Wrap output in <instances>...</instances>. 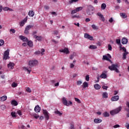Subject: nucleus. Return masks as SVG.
I'll return each instance as SVG.
<instances>
[{"mask_svg": "<svg viewBox=\"0 0 129 129\" xmlns=\"http://www.w3.org/2000/svg\"><path fill=\"white\" fill-rule=\"evenodd\" d=\"M9 55H10V50L7 49L6 51L4 52L3 59L4 60H8V59H10L9 57Z\"/></svg>", "mask_w": 129, "mask_h": 129, "instance_id": "nucleus-5", "label": "nucleus"}, {"mask_svg": "<svg viewBox=\"0 0 129 129\" xmlns=\"http://www.w3.org/2000/svg\"><path fill=\"white\" fill-rule=\"evenodd\" d=\"M17 113L19 115H22L23 114H22V111L20 110L17 111Z\"/></svg>", "mask_w": 129, "mask_h": 129, "instance_id": "nucleus-54", "label": "nucleus"}, {"mask_svg": "<svg viewBox=\"0 0 129 129\" xmlns=\"http://www.w3.org/2000/svg\"><path fill=\"white\" fill-rule=\"evenodd\" d=\"M89 48H90V49H97V47L95 45H90L89 46Z\"/></svg>", "mask_w": 129, "mask_h": 129, "instance_id": "nucleus-35", "label": "nucleus"}, {"mask_svg": "<svg viewBox=\"0 0 129 129\" xmlns=\"http://www.w3.org/2000/svg\"><path fill=\"white\" fill-rule=\"evenodd\" d=\"M79 0H70L69 1V4H73V3H77Z\"/></svg>", "mask_w": 129, "mask_h": 129, "instance_id": "nucleus-34", "label": "nucleus"}, {"mask_svg": "<svg viewBox=\"0 0 129 129\" xmlns=\"http://www.w3.org/2000/svg\"><path fill=\"white\" fill-rule=\"evenodd\" d=\"M27 45L29 46V47H33V46H34V44L33 43V41H29L27 42Z\"/></svg>", "mask_w": 129, "mask_h": 129, "instance_id": "nucleus-27", "label": "nucleus"}, {"mask_svg": "<svg viewBox=\"0 0 129 129\" xmlns=\"http://www.w3.org/2000/svg\"><path fill=\"white\" fill-rule=\"evenodd\" d=\"M51 41L54 43V44H58V41L55 40L54 39H52Z\"/></svg>", "mask_w": 129, "mask_h": 129, "instance_id": "nucleus-55", "label": "nucleus"}, {"mask_svg": "<svg viewBox=\"0 0 129 129\" xmlns=\"http://www.w3.org/2000/svg\"><path fill=\"white\" fill-rule=\"evenodd\" d=\"M128 54V52H124L123 54L122 59L123 60H125L126 59V55Z\"/></svg>", "mask_w": 129, "mask_h": 129, "instance_id": "nucleus-29", "label": "nucleus"}, {"mask_svg": "<svg viewBox=\"0 0 129 129\" xmlns=\"http://www.w3.org/2000/svg\"><path fill=\"white\" fill-rule=\"evenodd\" d=\"M83 87L84 89L86 88V87H88V83L85 82L83 84Z\"/></svg>", "mask_w": 129, "mask_h": 129, "instance_id": "nucleus-28", "label": "nucleus"}, {"mask_svg": "<svg viewBox=\"0 0 129 129\" xmlns=\"http://www.w3.org/2000/svg\"><path fill=\"white\" fill-rule=\"evenodd\" d=\"M94 87L95 89L97 90H98V89H100V85H99L98 84H96L94 86Z\"/></svg>", "mask_w": 129, "mask_h": 129, "instance_id": "nucleus-26", "label": "nucleus"}, {"mask_svg": "<svg viewBox=\"0 0 129 129\" xmlns=\"http://www.w3.org/2000/svg\"><path fill=\"white\" fill-rule=\"evenodd\" d=\"M10 32H12V33L13 34H15L16 33V30H15V29H11L10 30Z\"/></svg>", "mask_w": 129, "mask_h": 129, "instance_id": "nucleus-51", "label": "nucleus"}, {"mask_svg": "<svg viewBox=\"0 0 129 129\" xmlns=\"http://www.w3.org/2000/svg\"><path fill=\"white\" fill-rule=\"evenodd\" d=\"M119 99V96H114L111 98L112 101H117Z\"/></svg>", "mask_w": 129, "mask_h": 129, "instance_id": "nucleus-12", "label": "nucleus"}, {"mask_svg": "<svg viewBox=\"0 0 129 129\" xmlns=\"http://www.w3.org/2000/svg\"><path fill=\"white\" fill-rule=\"evenodd\" d=\"M24 70L25 71H27L28 72L29 74L31 73V70H29V69L27 68H24Z\"/></svg>", "mask_w": 129, "mask_h": 129, "instance_id": "nucleus-45", "label": "nucleus"}, {"mask_svg": "<svg viewBox=\"0 0 129 129\" xmlns=\"http://www.w3.org/2000/svg\"><path fill=\"white\" fill-rule=\"evenodd\" d=\"M3 11H9V7H4L3 8Z\"/></svg>", "mask_w": 129, "mask_h": 129, "instance_id": "nucleus-61", "label": "nucleus"}, {"mask_svg": "<svg viewBox=\"0 0 129 129\" xmlns=\"http://www.w3.org/2000/svg\"><path fill=\"white\" fill-rule=\"evenodd\" d=\"M85 80H86V81H89V75H87L85 77Z\"/></svg>", "mask_w": 129, "mask_h": 129, "instance_id": "nucleus-48", "label": "nucleus"}, {"mask_svg": "<svg viewBox=\"0 0 129 129\" xmlns=\"http://www.w3.org/2000/svg\"><path fill=\"white\" fill-rule=\"evenodd\" d=\"M5 44V41L3 39L0 40V46H3Z\"/></svg>", "mask_w": 129, "mask_h": 129, "instance_id": "nucleus-41", "label": "nucleus"}, {"mask_svg": "<svg viewBox=\"0 0 129 129\" xmlns=\"http://www.w3.org/2000/svg\"><path fill=\"white\" fill-rule=\"evenodd\" d=\"M34 54L35 55H40L41 54V51H36Z\"/></svg>", "mask_w": 129, "mask_h": 129, "instance_id": "nucleus-50", "label": "nucleus"}, {"mask_svg": "<svg viewBox=\"0 0 129 129\" xmlns=\"http://www.w3.org/2000/svg\"><path fill=\"white\" fill-rule=\"evenodd\" d=\"M19 38H20V39H21V40L23 41V42H28V38H27L25 36H24L23 35H20L19 36Z\"/></svg>", "mask_w": 129, "mask_h": 129, "instance_id": "nucleus-13", "label": "nucleus"}, {"mask_svg": "<svg viewBox=\"0 0 129 129\" xmlns=\"http://www.w3.org/2000/svg\"><path fill=\"white\" fill-rule=\"evenodd\" d=\"M122 50L124 52V53L126 52V49L124 47H122Z\"/></svg>", "mask_w": 129, "mask_h": 129, "instance_id": "nucleus-62", "label": "nucleus"}, {"mask_svg": "<svg viewBox=\"0 0 129 129\" xmlns=\"http://www.w3.org/2000/svg\"><path fill=\"white\" fill-rule=\"evenodd\" d=\"M89 22H90V19L89 18H86L85 19V22L86 23H89Z\"/></svg>", "mask_w": 129, "mask_h": 129, "instance_id": "nucleus-58", "label": "nucleus"}, {"mask_svg": "<svg viewBox=\"0 0 129 129\" xmlns=\"http://www.w3.org/2000/svg\"><path fill=\"white\" fill-rule=\"evenodd\" d=\"M92 28L93 30H96V29H98V27L96 26L95 24L92 25Z\"/></svg>", "mask_w": 129, "mask_h": 129, "instance_id": "nucleus-39", "label": "nucleus"}, {"mask_svg": "<svg viewBox=\"0 0 129 129\" xmlns=\"http://www.w3.org/2000/svg\"><path fill=\"white\" fill-rule=\"evenodd\" d=\"M108 50H109V51H111V50L112 49V47H111V45L110 44H109L108 45Z\"/></svg>", "mask_w": 129, "mask_h": 129, "instance_id": "nucleus-52", "label": "nucleus"}, {"mask_svg": "<svg viewBox=\"0 0 129 129\" xmlns=\"http://www.w3.org/2000/svg\"><path fill=\"white\" fill-rule=\"evenodd\" d=\"M77 85H81L82 84V82L81 81H78L77 82Z\"/></svg>", "mask_w": 129, "mask_h": 129, "instance_id": "nucleus-56", "label": "nucleus"}, {"mask_svg": "<svg viewBox=\"0 0 129 129\" xmlns=\"http://www.w3.org/2000/svg\"><path fill=\"white\" fill-rule=\"evenodd\" d=\"M94 10V7H93V6L91 5H90L87 7L86 10V14H87L88 16H92V15H93Z\"/></svg>", "mask_w": 129, "mask_h": 129, "instance_id": "nucleus-1", "label": "nucleus"}, {"mask_svg": "<svg viewBox=\"0 0 129 129\" xmlns=\"http://www.w3.org/2000/svg\"><path fill=\"white\" fill-rule=\"evenodd\" d=\"M125 126L126 127V128L129 129V123H126Z\"/></svg>", "mask_w": 129, "mask_h": 129, "instance_id": "nucleus-60", "label": "nucleus"}, {"mask_svg": "<svg viewBox=\"0 0 129 129\" xmlns=\"http://www.w3.org/2000/svg\"><path fill=\"white\" fill-rule=\"evenodd\" d=\"M84 38H85V39H88L90 41H93V37L88 33H85Z\"/></svg>", "mask_w": 129, "mask_h": 129, "instance_id": "nucleus-8", "label": "nucleus"}, {"mask_svg": "<svg viewBox=\"0 0 129 129\" xmlns=\"http://www.w3.org/2000/svg\"><path fill=\"white\" fill-rule=\"evenodd\" d=\"M11 115L12 117H17V116L16 115V112H12Z\"/></svg>", "mask_w": 129, "mask_h": 129, "instance_id": "nucleus-40", "label": "nucleus"}, {"mask_svg": "<svg viewBox=\"0 0 129 129\" xmlns=\"http://www.w3.org/2000/svg\"><path fill=\"white\" fill-rule=\"evenodd\" d=\"M11 104L12 105H14V106H17V105H18V104H19V103H18V102L17 101L13 100L11 102Z\"/></svg>", "mask_w": 129, "mask_h": 129, "instance_id": "nucleus-21", "label": "nucleus"}, {"mask_svg": "<svg viewBox=\"0 0 129 129\" xmlns=\"http://www.w3.org/2000/svg\"><path fill=\"white\" fill-rule=\"evenodd\" d=\"M58 33H59V32L57 30H54L53 31L54 35H58Z\"/></svg>", "mask_w": 129, "mask_h": 129, "instance_id": "nucleus-53", "label": "nucleus"}, {"mask_svg": "<svg viewBox=\"0 0 129 129\" xmlns=\"http://www.w3.org/2000/svg\"><path fill=\"white\" fill-rule=\"evenodd\" d=\"M8 99V97L7 96H3L0 97V101H6Z\"/></svg>", "mask_w": 129, "mask_h": 129, "instance_id": "nucleus-19", "label": "nucleus"}, {"mask_svg": "<svg viewBox=\"0 0 129 129\" xmlns=\"http://www.w3.org/2000/svg\"><path fill=\"white\" fill-rule=\"evenodd\" d=\"M120 16L122 17L123 19H126V18H127V16L125 15V13H120Z\"/></svg>", "mask_w": 129, "mask_h": 129, "instance_id": "nucleus-25", "label": "nucleus"}, {"mask_svg": "<svg viewBox=\"0 0 129 129\" xmlns=\"http://www.w3.org/2000/svg\"><path fill=\"white\" fill-rule=\"evenodd\" d=\"M101 121H102V120L99 118L95 119L94 120V122H95V123H100Z\"/></svg>", "mask_w": 129, "mask_h": 129, "instance_id": "nucleus-23", "label": "nucleus"}, {"mask_svg": "<svg viewBox=\"0 0 129 129\" xmlns=\"http://www.w3.org/2000/svg\"><path fill=\"white\" fill-rule=\"evenodd\" d=\"M44 9H45V10H49V6H45L44 7Z\"/></svg>", "mask_w": 129, "mask_h": 129, "instance_id": "nucleus-63", "label": "nucleus"}, {"mask_svg": "<svg viewBox=\"0 0 129 129\" xmlns=\"http://www.w3.org/2000/svg\"><path fill=\"white\" fill-rule=\"evenodd\" d=\"M62 102L64 105H66L67 106H69V103L65 98H63L62 100Z\"/></svg>", "mask_w": 129, "mask_h": 129, "instance_id": "nucleus-11", "label": "nucleus"}, {"mask_svg": "<svg viewBox=\"0 0 129 129\" xmlns=\"http://www.w3.org/2000/svg\"><path fill=\"white\" fill-rule=\"evenodd\" d=\"M117 68H118V66H117V64H112L111 66L108 67V69H109V70H111V71H114L117 73H119V71H118V69H117Z\"/></svg>", "mask_w": 129, "mask_h": 129, "instance_id": "nucleus-2", "label": "nucleus"}, {"mask_svg": "<svg viewBox=\"0 0 129 129\" xmlns=\"http://www.w3.org/2000/svg\"><path fill=\"white\" fill-rule=\"evenodd\" d=\"M8 68L10 69H14V66H15V63L12 62H10L9 64L7 65Z\"/></svg>", "mask_w": 129, "mask_h": 129, "instance_id": "nucleus-15", "label": "nucleus"}, {"mask_svg": "<svg viewBox=\"0 0 129 129\" xmlns=\"http://www.w3.org/2000/svg\"><path fill=\"white\" fill-rule=\"evenodd\" d=\"M103 60H106L107 61H109V62H111V60H110V59H109L106 55L103 56Z\"/></svg>", "mask_w": 129, "mask_h": 129, "instance_id": "nucleus-22", "label": "nucleus"}, {"mask_svg": "<svg viewBox=\"0 0 129 129\" xmlns=\"http://www.w3.org/2000/svg\"><path fill=\"white\" fill-rule=\"evenodd\" d=\"M101 8L102 10H105V8H106V5L104 3H103L101 5Z\"/></svg>", "mask_w": 129, "mask_h": 129, "instance_id": "nucleus-32", "label": "nucleus"}, {"mask_svg": "<svg viewBox=\"0 0 129 129\" xmlns=\"http://www.w3.org/2000/svg\"><path fill=\"white\" fill-rule=\"evenodd\" d=\"M102 97L103 98H107L108 97V94L106 92H104L102 94Z\"/></svg>", "mask_w": 129, "mask_h": 129, "instance_id": "nucleus-24", "label": "nucleus"}, {"mask_svg": "<svg viewBox=\"0 0 129 129\" xmlns=\"http://www.w3.org/2000/svg\"><path fill=\"white\" fill-rule=\"evenodd\" d=\"M120 110H121V107H118L114 110L110 111V114L111 115H114V114H117V113H118Z\"/></svg>", "mask_w": 129, "mask_h": 129, "instance_id": "nucleus-3", "label": "nucleus"}, {"mask_svg": "<svg viewBox=\"0 0 129 129\" xmlns=\"http://www.w3.org/2000/svg\"><path fill=\"white\" fill-rule=\"evenodd\" d=\"M12 87H17L18 86V84H17V83L14 82L12 83Z\"/></svg>", "mask_w": 129, "mask_h": 129, "instance_id": "nucleus-44", "label": "nucleus"}, {"mask_svg": "<svg viewBox=\"0 0 129 129\" xmlns=\"http://www.w3.org/2000/svg\"><path fill=\"white\" fill-rule=\"evenodd\" d=\"M77 10H73L72 12H71V14L72 15H73V14H76V13H77Z\"/></svg>", "mask_w": 129, "mask_h": 129, "instance_id": "nucleus-49", "label": "nucleus"}, {"mask_svg": "<svg viewBox=\"0 0 129 129\" xmlns=\"http://www.w3.org/2000/svg\"><path fill=\"white\" fill-rule=\"evenodd\" d=\"M113 127L114 128H116L117 127H119V124H116V125L113 126Z\"/></svg>", "mask_w": 129, "mask_h": 129, "instance_id": "nucleus-64", "label": "nucleus"}, {"mask_svg": "<svg viewBox=\"0 0 129 129\" xmlns=\"http://www.w3.org/2000/svg\"><path fill=\"white\" fill-rule=\"evenodd\" d=\"M43 113L46 120H49V119L50 118V116L49 115V112H48V111H47V110H43Z\"/></svg>", "mask_w": 129, "mask_h": 129, "instance_id": "nucleus-7", "label": "nucleus"}, {"mask_svg": "<svg viewBox=\"0 0 129 129\" xmlns=\"http://www.w3.org/2000/svg\"><path fill=\"white\" fill-rule=\"evenodd\" d=\"M54 113L56 114H58V115H62V113L60 112V111L58 110L55 111Z\"/></svg>", "mask_w": 129, "mask_h": 129, "instance_id": "nucleus-38", "label": "nucleus"}, {"mask_svg": "<svg viewBox=\"0 0 129 129\" xmlns=\"http://www.w3.org/2000/svg\"><path fill=\"white\" fill-rule=\"evenodd\" d=\"M121 43L123 45H125V44H127V39L123 37L121 39Z\"/></svg>", "mask_w": 129, "mask_h": 129, "instance_id": "nucleus-16", "label": "nucleus"}, {"mask_svg": "<svg viewBox=\"0 0 129 129\" xmlns=\"http://www.w3.org/2000/svg\"><path fill=\"white\" fill-rule=\"evenodd\" d=\"M60 53H64V54H69L70 51L68 48L65 47L64 49H61L59 50Z\"/></svg>", "mask_w": 129, "mask_h": 129, "instance_id": "nucleus-9", "label": "nucleus"}, {"mask_svg": "<svg viewBox=\"0 0 129 129\" xmlns=\"http://www.w3.org/2000/svg\"><path fill=\"white\" fill-rule=\"evenodd\" d=\"M75 101H77V102H78V103H81V101H80V100H79V99L77 98H75Z\"/></svg>", "mask_w": 129, "mask_h": 129, "instance_id": "nucleus-43", "label": "nucleus"}, {"mask_svg": "<svg viewBox=\"0 0 129 129\" xmlns=\"http://www.w3.org/2000/svg\"><path fill=\"white\" fill-rule=\"evenodd\" d=\"M116 44H117V45H121V44H120V39H116Z\"/></svg>", "mask_w": 129, "mask_h": 129, "instance_id": "nucleus-42", "label": "nucleus"}, {"mask_svg": "<svg viewBox=\"0 0 129 129\" xmlns=\"http://www.w3.org/2000/svg\"><path fill=\"white\" fill-rule=\"evenodd\" d=\"M37 33L38 32L37 31L32 32V36H33V38H35L37 36Z\"/></svg>", "mask_w": 129, "mask_h": 129, "instance_id": "nucleus-33", "label": "nucleus"}, {"mask_svg": "<svg viewBox=\"0 0 129 129\" xmlns=\"http://www.w3.org/2000/svg\"><path fill=\"white\" fill-rule=\"evenodd\" d=\"M82 9H83V7H78L76 9L77 12H80V11H82Z\"/></svg>", "mask_w": 129, "mask_h": 129, "instance_id": "nucleus-37", "label": "nucleus"}, {"mask_svg": "<svg viewBox=\"0 0 129 129\" xmlns=\"http://www.w3.org/2000/svg\"><path fill=\"white\" fill-rule=\"evenodd\" d=\"M50 14L51 15H53L55 16H57V13H56L55 12H51Z\"/></svg>", "mask_w": 129, "mask_h": 129, "instance_id": "nucleus-57", "label": "nucleus"}, {"mask_svg": "<svg viewBox=\"0 0 129 129\" xmlns=\"http://www.w3.org/2000/svg\"><path fill=\"white\" fill-rule=\"evenodd\" d=\"M97 15L99 17V19L100 21H102V22H104L105 21V19L104 18V16L101 14V13L98 12Z\"/></svg>", "mask_w": 129, "mask_h": 129, "instance_id": "nucleus-10", "label": "nucleus"}, {"mask_svg": "<svg viewBox=\"0 0 129 129\" xmlns=\"http://www.w3.org/2000/svg\"><path fill=\"white\" fill-rule=\"evenodd\" d=\"M102 88L103 89H105V90H107V88H108V87L106 86H102Z\"/></svg>", "mask_w": 129, "mask_h": 129, "instance_id": "nucleus-59", "label": "nucleus"}, {"mask_svg": "<svg viewBox=\"0 0 129 129\" xmlns=\"http://www.w3.org/2000/svg\"><path fill=\"white\" fill-rule=\"evenodd\" d=\"M26 91H27V92H29V93H31V92H32V90H31V88H27Z\"/></svg>", "mask_w": 129, "mask_h": 129, "instance_id": "nucleus-47", "label": "nucleus"}, {"mask_svg": "<svg viewBox=\"0 0 129 129\" xmlns=\"http://www.w3.org/2000/svg\"><path fill=\"white\" fill-rule=\"evenodd\" d=\"M34 110L35 112H40L41 111V107L39 105H36L34 108Z\"/></svg>", "mask_w": 129, "mask_h": 129, "instance_id": "nucleus-14", "label": "nucleus"}, {"mask_svg": "<svg viewBox=\"0 0 129 129\" xmlns=\"http://www.w3.org/2000/svg\"><path fill=\"white\" fill-rule=\"evenodd\" d=\"M103 115L104 117H108V116H109V113L105 111L103 113Z\"/></svg>", "mask_w": 129, "mask_h": 129, "instance_id": "nucleus-30", "label": "nucleus"}, {"mask_svg": "<svg viewBox=\"0 0 129 129\" xmlns=\"http://www.w3.org/2000/svg\"><path fill=\"white\" fill-rule=\"evenodd\" d=\"M0 107L2 110H5L7 108V107L5 105H2Z\"/></svg>", "mask_w": 129, "mask_h": 129, "instance_id": "nucleus-36", "label": "nucleus"}, {"mask_svg": "<svg viewBox=\"0 0 129 129\" xmlns=\"http://www.w3.org/2000/svg\"><path fill=\"white\" fill-rule=\"evenodd\" d=\"M25 24H26V22H24V21H21V22H20V26H21V27H23V26H24L25 25Z\"/></svg>", "mask_w": 129, "mask_h": 129, "instance_id": "nucleus-46", "label": "nucleus"}, {"mask_svg": "<svg viewBox=\"0 0 129 129\" xmlns=\"http://www.w3.org/2000/svg\"><path fill=\"white\" fill-rule=\"evenodd\" d=\"M28 16L31 17V18H33L34 16H35V12L33 11H30L28 13Z\"/></svg>", "mask_w": 129, "mask_h": 129, "instance_id": "nucleus-18", "label": "nucleus"}, {"mask_svg": "<svg viewBox=\"0 0 129 129\" xmlns=\"http://www.w3.org/2000/svg\"><path fill=\"white\" fill-rule=\"evenodd\" d=\"M34 27V25H28L26 27L25 30L24 31V34L25 35H29V30L30 29H32V28Z\"/></svg>", "mask_w": 129, "mask_h": 129, "instance_id": "nucleus-6", "label": "nucleus"}, {"mask_svg": "<svg viewBox=\"0 0 129 129\" xmlns=\"http://www.w3.org/2000/svg\"><path fill=\"white\" fill-rule=\"evenodd\" d=\"M32 116H33V117H35L36 118V119H38V118H39V117H40V116H39V115H38L36 113H33L32 115Z\"/></svg>", "mask_w": 129, "mask_h": 129, "instance_id": "nucleus-31", "label": "nucleus"}, {"mask_svg": "<svg viewBox=\"0 0 129 129\" xmlns=\"http://www.w3.org/2000/svg\"><path fill=\"white\" fill-rule=\"evenodd\" d=\"M34 39H36V40H37V41H42V40H43V37L41 36H35V37H34Z\"/></svg>", "mask_w": 129, "mask_h": 129, "instance_id": "nucleus-20", "label": "nucleus"}, {"mask_svg": "<svg viewBox=\"0 0 129 129\" xmlns=\"http://www.w3.org/2000/svg\"><path fill=\"white\" fill-rule=\"evenodd\" d=\"M100 78H103V79H105V78H107V76L104 73V72H102V74L100 76Z\"/></svg>", "mask_w": 129, "mask_h": 129, "instance_id": "nucleus-17", "label": "nucleus"}, {"mask_svg": "<svg viewBox=\"0 0 129 129\" xmlns=\"http://www.w3.org/2000/svg\"><path fill=\"white\" fill-rule=\"evenodd\" d=\"M38 64V61L36 60H32L29 61V68H32V67H34L35 65H37Z\"/></svg>", "mask_w": 129, "mask_h": 129, "instance_id": "nucleus-4", "label": "nucleus"}]
</instances>
